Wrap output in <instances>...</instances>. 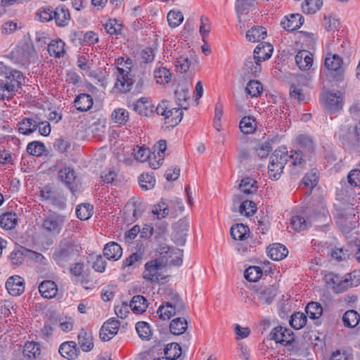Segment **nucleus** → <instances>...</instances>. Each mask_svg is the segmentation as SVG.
<instances>
[{
    "instance_id": "1",
    "label": "nucleus",
    "mask_w": 360,
    "mask_h": 360,
    "mask_svg": "<svg viewBox=\"0 0 360 360\" xmlns=\"http://www.w3.org/2000/svg\"><path fill=\"white\" fill-rule=\"evenodd\" d=\"M0 74L6 75L4 79H0V100L8 99L21 87L25 77L18 70H8L3 62H0Z\"/></svg>"
},
{
    "instance_id": "2",
    "label": "nucleus",
    "mask_w": 360,
    "mask_h": 360,
    "mask_svg": "<svg viewBox=\"0 0 360 360\" xmlns=\"http://www.w3.org/2000/svg\"><path fill=\"white\" fill-rule=\"evenodd\" d=\"M81 247L70 238H63L55 246L52 259L61 267L68 266L70 262L75 260L79 255Z\"/></svg>"
},
{
    "instance_id": "3",
    "label": "nucleus",
    "mask_w": 360,
    "mask_h": 360,
    "mask_svg": "<svg viewBox=\"0 0 360 360\" xmlns=\"http://www.w3.org/2000/svg\"><path fill=\"white\" fill-rule=\"evenodd\" d=\"M116 65L118 74L114 86L120 92L127 93L135 83L134 75L131 73L133 60L129 58L120 57L116 60Z\"/></svg>"
},
{
    "instance_id": "4",
    "label": "nucleus",
    "mask_w": 360,
    "mask_h": 360,
    "mask_svg": "<svg viewBox=\"0 0 360 360\" xmlns=\"http://www.w3.org/2000/svg\"><path fill=\"white\" fill-rule=\"evenodd\" d=\"M186 306L176 292L171 291L168 301L161 304L157 311L160 319L169 320L174 315L184 314Z\"/></svg>"
},
{
    "instance_id": "5",
    "label": "nucleus",
    "mask_w": 360,
    "mask_h": 360,
    "mask_svg": "<svg viewBox=\"0 0 360 360\" xmlns=\"http://www.w3.org/2000/svg\"><path fill=\"white\" fill-rule=\"evenodd\" d=\"M65 220V215L52 212L41 219L40 229L44 233L55 236L61 232Z\"/></svg>"
},
{
    "instance_id": "6",
    "label": "nucleus",
    "mask_w": 360,
    "mask_h": 360,
    "mask_svg": "<svg viewBox=\"0 0 360 360\" xmlns=\"http://www.w3.org/2000/svg\"><path fill=\"white\" fill-rule=\"evenodd\" d=\"M40 196L58 210H63L66 207V198L63 193L49 185L40 190Z\"/></svg>"
},
{
    "instance_id": "7",
    "label": "nucleus",
    "mask_w": 360,
    "mask_h": 360,
    "mask_svg": "<svg viewBox=\"0 0 360 360\" xmlns=\"http://www.w3.org/2000/svg\"><path fill=\"white\" fill-rule=\"evenodd\" d=\"M325 67L331 72L337 81H342L345 73L343 60L338 54H327L324 61Z\"/></svg>"
},
{
    "instance_id": "8",
    "label": "nucleus",
    "mask_w": 360,
    "mask_h": 360,
    "mask_svg": "<svg viewBox=\"0 0 360 360\" xmlns=\"http://www.w3.org/2000/svg\"><path fill=\"white\" fill-rule=\"evenodd\" d=\"M143 278L150 283H158L163 278L161 271L164 267L160 259H152L145 264Z\"/></svg>"
},
{
    "instance_id": "9",
    "label": "nucleus",
    "mask_w": 360,
    "mask_h": 360,
    "mask_svg": "<svg viewBox=\"0 0 360 360\" xmlns=\"http://www.w3.org/2000/svg\"><path fill=\"white\" fill-rule=\"evenodd\" d=\"M269 337L276 343L284 346L291 344L295 339L293 332L290 329L281 326L274 328L269 333Z\"/></svg>"
},
{
    "instance_id": "10",
    "label": "nucleus",
    "mask_w": 360,
    "mask_h": 360,
    "mask_svg": "<svg viewBox=\"0 0 360 360\" xmlns=\"http://www.w3.org/2000/svg\"><path fill=\"white\" fill-rule=\"evenodd\" d=\"M120 326V321L115 318H111L106 321L100 329L99 336L101 340H111L117 333Z\"/></svg>"
},
{
    "instance_id": "11",
    "label": "nucleus",
    "mask_w": 360,
    "mask_h": 360,
    "mask_svg": "<svg viewBox=\"0 0 360 360\" xmlns=\"http://www.w3.org/2000/svg\"><path fill=\"white\" fill-rule=\"evenodd\" d=\"M58 177L74 194L77 188V179L75 170L70 167H65L58 172Z\"/></svg>"
},
{
    "instance_id": "12",
    "label": "nucleus",
    "mask_w": 360,
    "mask_h": 360,
    "mask_svg": "<svg viewBox=\"0 0 360 360\" xmlns=\"http://www.w3.org/2000/svg\"><path fill=\"white\" fill-rule=\"evenodd\" d=\"M343 105L342 94L337 91L335 93H328L326 95L325 101V108L330 113L339 112L342 110Z\"/></svg>"
},
{
    "instance_id": "13",
    "label": "nucleus",
    "mask_w": 360,
    "mask_h": 360,
    "mask_svg": "<svg viewBox=\"0 0 360 360\" xmlns=\"http://www.w3.org/2000/svg\"><path fill=\"white\" fill-rule=\"evenodd\" d=\"M320 214L321 211L315 212L312 214L309 213L307 214V219L300 215H295L291 218L290 223L293 229L297 231H301L306 229L312 221H316Z\"/></svg>"
},
{
    "instance_id": "14",
    "label": "nucleus",
    "mask_w": 360,
    "mask_h": 360,
    "mask_svg": "<svg viewBox=\"0 0 360 360\" xmlns=\"http://www.w3.org/2000/svg\"><path fill=\"white\" fill-rule=\"evenodd\" d=\"M6 288L12 296H19L25 291L24 279L19 276H13L8 278Z\"/></svg>"
},
{
    "instance_id": "15",
    "label": "nucleus",
    "mask_w": 360,
    "mask_h": 360,
    "mask_svg": "<svg viewBox=\"0 0 360 360\" xmlns=\"http://www.w3.org/2000/svg\"><path fill=\"white\" fill-rule=\"evenodd\" d=\"M144 210L145 205L141 202L128 203L124 210L125 219L128 222H133L142 215Z\"/></svg>"
},
{
    "instance_id": "16",
    "label": "nucleus",
    "mask_w": 360,
    "mask_h": 360,
    "mask_svg": "<svg viewBox=\"0 0 360 360\" xmlns=\"http://www.w3.org/2000/svg\"><path fill=\"white\" fill-rule=\"evenodd\" d=\"M39 123V117L37 115L25 118L18 123V131L24 135H29L37 130Z\"/></svg>"
},
{
    "instance_id": "17",
    "label": "nucleus",
    "mask_w": 360,
    "mask_h": 360,
    "mask_svg": "<svg viewBox=\"0 0 360 360\" xmlns=\"http://www.w3.org/2000/svg\"><path fill=\"white\" fill-rule=\"evenodd\" d=\"M259 302L264 304H270L277 295V288L274 285L263 286L256 290Z\"/></svg>"
},
{
    "instance_id": "18",
    "label": "nucleus",
    "mask_w": 360,
    "mask_h": 360,
    "mask_svg": "<svg viewBox=\"0 0 360 360\" xmlns=\"http://www.w3.org/2000/svg\"><path fill=\"white\" fill-rule=\"evenodd\" d=\"M304 23V18L299 13H293L281 21V26L288 31H294Z\"/></svg>"
},
{
    "instance_id": "19",
    "label": "nucleus",
    "mask_w": 360,
    "mask_h": 360,
    "mask_svg": "<svg viewBox=\"0 0 360 360\" xmlns=\"http://www.w3.org/2000/svg\"><path fill=\"white\" fill-rule=\"evenodd\" d=\"M295 60L297 65L301 70H308L312 66V54L308 51H300L295 56Z\"/></svg>"
},
{
    "instance_id": "20",
    "label": "nucleus",
    "mask_w": 360,
    "mask_h": 360,
    "mask_svg": "<svg viewBox=\"0 0 360 360\" xmlns=\"http://www.w3.org/2000/svg\"><path fill=\"white\" fill-rule=\"evenodd\" d=\"M65 42L60 39L51 40L47 47L49 55L56 58H60L65 56Z\"/></svg>"
},
{
    "instance_id": "21",
    "label": "nucleus",
    "mask_w": 360,
    "mask_h": 360,
    "mask_svg": "<svg viewBox=\"0 0 360 360\" xmlns=\"http://www.w3.org/2000/svg\"><path fill=\"white\" fill-rule=\"evenodd\" d=\"M59 352L63 357L73 360L77 357L79 349L77 348L75 342L69 341L60 345Z\"/></svg>"
},
{
    "instance_id": "22",
    "label": "nucleus",
    "mask_w": 360,
    "mask_h": 360,
    "mask_svg": "<svg viewBox=\"0 0 360 360\" xmlns=\"http://www.w3.org/2000/svg\"><path fill=\"white\" fill-rule=\"evenodd\" d=\"M103 254L109 260H118L122 255V248L115 242L107 243L103 248Z\"/></svg>"
},
{
    "instance_id": "23",
    "label": "nucleus",
    "mask_w": 360,
    "mask_h": 360,
    "mask_svg": "<svg viewBox=\"0 0 360 360\" xmlns=\"http://www.w3.org/2000/svg\"><path fill=\"white\" fill-rule=\"evenodd\" d=\"M74 104L78 111L86 112L91 108L93 98L89 94H80L75 98Z\"/></svg>"
},
{
    "instance_id": "24",
    "label": "nucleus",
    "mask_w": 360,
    "mask_h": 360,
    "mask_svg": "<svg viewBox=\"0 0 360 360\" xmlns=\"http://www.w3.org/2000/svg\"><path fill=\"white\" fill-rule=\"evenodd\" d=\"M274 51L270 43H262L255 48L254 55L258 61H264L270 58Z\"/></svg>"
},
{
    "instance_id": "25",
    "label": "nucleus",
    "mask_w": 360,
    "mask_h": 360,
    "mask_svg": "<svg viewBox=\"0 0 360 360\" xmlns=\"http://www.w3.org/2000/svg\"><path fill=\"white\" fill-rule=\"evenodd\" d=\"M154 106L146 98H141L134 104V110L139 115L150 116L153 112Z\"/></svg>"
},
{
    "instance_id": "26",
    "label": "nucleus",
    "mask_w": 360,
    "mask_h": 360,
    "mask_svg": "<svg viewBox=\"0 0 360 360\" xmlns=\"http://www.w3.org/2000/svg\"><path fill=\"white\" fill-rule=\"evenodd\" d=\"M261 61H258L257 58L254 56L253 57H248L245 59L244 63L245 73L253 77H257L261 72Z\"/></svg>"
},
{
    "instance_id": "27",
    "label": "nucleus",
    "mask_w": 360,
    "mask_h": 360,
    "mask_svg": "<svg viewBox=\"0 0 360 360\" xmlns=\"http://www.w3.org/2000/svg\"><path fill=\"white\" fill-rule=\"evenodd\" d=\"M167 149V143L165 140H160L153 147V152L156 153L158 155V160L154 163L153 162L152 159H150V166L154 169H156L162 165L164 156H165V152Z\"/></svg>"
},
{
    "instance_id": "28",
    "label": "nucleus",
    "mask_w": 360,
    "mask_h": 360,
    "mask_svg": "<svg viewBox=\"0 0 360 360\" xmlns=\"http://www.w3.org/2000/svg\"><path fill=\"white\" fill-rule=\"evenodd\" d=\"M39 291L42 297L50 299L55 297L58 292V288L55 282L46 280L40 283Z\"/></svg>"
},
{
    "instance_id": "29",
    "label": "nucleus",
    "mask_w": 360,
    "mask_h": 360,
    "mask_svg": "<svg viewBox=\"0 0 360 360\" xmlns=\"http://www.w3.org/2000/svg\"><path fill=\"white\" fill-rule=\"evenodd\" d=\"M268 256L273 260L278 261L284 259L288 254L285 245L276 243L268 248Z\"/></svg>"
},
{
    "instance_id": "30",
    "label": "nucleus",
    "mask_w": 360,
    "mask_h": 360,
    "mask_svg": "<svg viewBox=\"0 0 360 360\" xmlns=\"http://www.w3.org/2000/svg\"><path fill=\"white\" fill-rule=\"evenodd\" d=\"M53 19L58 27L68 25L70 20V14L68 9L63 6L56 8L53 11Z\"/></svg>"
},
{
    "instance_id": "31",
    "label": "nucleus",
    "mask_w": 360,
    "mask_h": 360,
    "mask_svg": "<svg viewBox=\"0 0 360 360\" xmlns=\"http://www.w3.org/2000/svg\"><path fill=\"white\" fill-rule=\"evenodd\" d=\"M165 356L155 358L153 360H176L181 354V349L177 343L167 345L164 350Z\"/></svg>"
},
{
    "instance_id": "32",
    "label": "nucleus",
    "mask_w": 360,
    "mask_h": 360,
    "mask_svg": "<svg viewBox=\"0 0 360 360\" xmlns=\"http://www.w3.org/2000/svg\"><path fill=\"white\" fill-rule=\"evenodd\" d=\"M78 342L84 352H89L94 347L93 337L91 332L82 330L78 334Z\"/></svg>"
},
{
    "instance_id": "33",
    "label": "nucleus",
    "mask_w": 360,
    "mask_h": 360,
    "mask_svg": "<svg viewBox=\"0 0 360 360\" xmlns=\"http://www.w3.org/2000/svg\"><path fill=\"white\" fill-rule=\"evenodd\" d=\"M230 233L234 240H243L248 237L250 229L248 226L237 224L231 226Z\"/></svg>"
},
{
    "instance_id": "34",
    "label": "nucleus",
    "mask_w": 360,
    "mask_h": 360,
    "mask_svg": "<svg viewBox=\"0 0 360 360\" xmlns=\"http://www.w3.org/2000/svg\"><path fill=\"white\" fill-rule=\"evenodd\" d=\"M18 224V217L15 213L5 212L0 216V226L5 230H11Z\"/></svg>"
},
{
    "instance_id": "35",
    "label": "nucleus",
    "mask_w": 360,
    "mask_h": 360,
    "mask_svg": "<svg viewBox=\"0 0 360 360\" xmlns=\"http://www.w3.org/2000/svg\"><path fill=\"white\" fill-rule=\"evenodd\" d=\"M266 37V30L264 27L255 26L246 33V38L251 42H259Z\"/></svg>"
},
{
    "instance_id": "36",
    "label": "nucleus",
    "mask_w": 360,
    "mask_h": 360,
    "mask_svg": "<svg viewBox=\"0 0 360 360\" xmlns=\"http://www.w3.org/2000/svg\"><path fill=\"white\" fill-rule=\"evenodd\" d=\"M148 307L147 300L142 295H135L132 297L129 307L136 314L143 313Z\"/></svg>"
},
{
    "instance_id": "37",
    "label": "nucleus",
    "mask_w": 360,
    "mask_h": 360,
    "mask_svg": "<svg viewBox=\"0 0 360 360\" xmlns=\"http://www.w3.org/2000/svg\"><path fill=\"white\" fill-rule=\"evenodd\" d=\"M22 353L23 356L27 359H35L41 353L40 345L35 342H27L24 345Z\"/></svg>"
},
{
    "instance_id": "38",
    "label": "nucleus",
    "mask_w": 360,
    "mask_h": 360,
    "mask_svg": "<svg viewBox=\"0 0 360 360\" xmlns=\"http://www.w3.org/2000/svg\"><path fill=\"white\" fill-rule=\"evenodd\" d=\"M162 262L164 266L165 265H174V266H180L182 264V252L181 250L178 248H174L172 250V252L169 254L167 257L165 258Z\"/></svg>"
},
{
    "instance_id": "39",
    "label": "nucleus",
    "mask_w": 360,
    "mask_h": 360,
    "mask_svg": "<svg viewBox=\"0 0 360 360\" xmlns=\"http://www.w3.org/2000/svg\"><path fill=\"white\" fill-rule=\"evenodd\" d=\"M187 321L184 318H176L173 319L169 325V329L174 335H181L187 329Z\"/></svg>"
},
{
    "instance_id": "40",
    "label": "nucleus",
    "mask_w": 360,
    "mask_h": 360,
    "mask_svg": "<svg viewBox=\"0 0 360 360\" xmlns=\"http://www.w3.org/2000/svg\"><path fill=\"white\" fill-rule=\"evenodd\" d=\"M182 109L181 107L169 109L168 115H166V122L172 127L177 125L183 117Z\"/></svg>"
},
{
    "instance_id": "41",
    "label": "nucleus",
    "mask_w": 360,
    "mask_h": 360,
    "mask_svg": "<svg viewBox=\"0 0 360 360\" xmlns=\"http://www.w3.org/2000/svg\"><path fill=\"white\" fill-rule=\"evenodd\" d=\"M239 127L243 134H252L256 130L257 128L256 120L249 116L244 117L240 122Z\"/></svg>"
},
{
    "instance_id": "42",
    "label": "nucleus",
    "mask_w": 360,
    "mask_h": 360,
    "mask_svg": "<svg viewBox=\"0 0 360 360\" xmlns=\"http://www.w3.org/2000/svg\"><path fill=\"white\" fill-rule=\"evenodd\" d=\"M288 151L285 148H278L275 150L270 157L271 161V167L274 165V162L280 164V166H285L288 160Z\"/></svg>"
},
{
    "instance_id": "43",
    "label": "nucleus",
    "mask_w": 360,
    "mask_h": 360,
    "mask_svg": "<svg viewBox=\"0 0 360 360\" xmlns=\"http://www.w3.org/2000/svg\"><path fill=\"white\" fill-rule=\"evenodd\" d=\"M257 188V181L250 177L243 179L239 185L240 191L247 195L255 193Z\"/></svg>"
},
{
    "instance_id": "44",
    "label": "nucleus",
    "mask_w": 360,
    "mask_h": 360,
    "mask_svg": "<svg viewBox=\"0 0 360 360\" xmlns=\"http://www.w3.org/2000/svg\"><path fill=\"white\" fill-rule=\"evenodd\" d=\"M305 311L310 319H317L323 314V307L319 302H311L306 306Z\"/></svg>"
},
{
    "instance_id": "45",
    "label": "nucleus",
    "mask_w": 360,
    "mask_h": 360,
    "mask_svg": "<svg viewBox=\"0 0 360 360\" xmlns=\"http://www.w3.org/2000/svg\"><path fill=\"white\" fill-rule=\"evenodd\" d=\"M360 320L359 314L354 310L347 311L343 316L342 321L346 327L354 328Z\"/></svg>"
},
{
    "instance_id": "46",
    "label": "nucleus",
    "mask_w": 360,
    "mask_h": 360,
    "mask_svg": "<svg viewBox=\"0 0 360 360\" xmlns=\"http://www.w3.org/2000/svg\"><path fill=\"white\" fill-rule=\"evenodd\" d=\"M76 214L80 220H87L93 214V206L88 203L79 205L76 207Z\"/></svg>"
},
{
    "instance_id": "47",
    "label": "nucleus",
    "mask_w": 360,
    "mask_h": 360,
    "mask_svg": "<svg viewBox=\"0 0 360 360\" xmlns=\"http://www.w3.org/2000/svg\"><path fill=\"white\" fill-rule=\"evenodd\" d=\"M154 77L158 84H167L171 79V73L166 68L159 67L154 71Z\"/></svg>"
},
{
    "instance_id": "48",
    "label": "nucleus",
    "mask_w": 360,
    "mask_h": 360,
    "mask_svg": "<svg viewBox=\"0 0 360 360\" xmlns=\"http://www.w3.org/2000/svg\"><path fill=\"white\" fill-rule=\"evenodd\" d=\"M307 321V316L304 313L295 312L290 317V324L295 330H299L306 325Z\"/></svg>"
},
{
    "instance_id": "49",
    "label": "nucleus",
    "mask_w": 360,
    "mask_h": 360,
    "mask_svg": "<svg viewBox=\"0 0 360 360\" xmlns=\"http://www.w3.org/2000/svg\"><path fill=\"white\" fill-rule=\"evenodd\" d=\"M246 93L251 97H257L263 91L262 83L257 80H250L245 87Z\"/></svg>"
},
{
    "instance_id": "50",
    "label": "nucleus",
    "mask_w": 360,
    "mask_h": 360,
    "mask_svg": "<svg viewBox=\"0 0 360 360\" xmlns=\"http://www.w3.org/2000/svg\"><path fill=\"white\" fill-rule=\"evenodd\" d=\"M262 276V271L260 267L252 266H249L244 272V277L250 282H256Z\"/></svg>"
},
{
    "instance_id": "51",
    "label": "nucleus",
    "mask_w": 360,
    "mask_h": 360,
    "mask_svg": "<svg viewBox=\"0 0 360 360\" xmlns=\"http://www.w3.org/2000/svg\"><path fill=\"white\" fill-rule=\"evenodd\" d=\"M297 141L305 153H307L309 155L313 153L314 150V144L311 137L306 135H300L297 137Z\"/></svg>"
},
{
    "instance_id": "52",
    "label": "nucleus",
    "mask_w": 360,
    "mask_h": 360,
    "mask_svg": "<svg viewBox=\"0 0 360 360\" xmlns=\"http://www.w3.org/2000/svg\"><path fill=\"white\" fill-rule=\"evenodd\" d=\"M136 330L140 338L149 340L152 335L151 329L148 323L139 321L136 324Z\"/></svg>"
},
{
    "instance_id": "53",
    "label": "nucleus",
    "mask_w": 360,
    "mask_h": 360,
    "mask_svg": "<svg viewBox=\"0 0 360 360\" xmlns=\"http://www.w3.org/2000/svg\"><path fill=\"white\" fill-rule=\"evenodd\" d=\"M176 103L177 105L183 109H188V104L184 105L183 102L186 103L189 98L188 91L186 89L181 88L178 89L174 92Z\"/></svg>"
},
{
    "instance_id": "54",
    "label": "nucleus",
    "mask_w": 360,
    "mask_h": 360,
    "mask_svg": "<svg viewBox=\"0 0 360 360\" xmlns=\"http://www.w3.org/2000/svg\"><path fill=\"white\" fill-rule=\"evenodd\" d=\"M346 276L341 283L346 289L349 287L356 286L360 283V271H353Z\"/></svg>"
},
{
    "instance_id": "55",
    "label": "nucleus",
    "mask_w": 360,
    "mask_h": 360,
    "mask_svg": "<svg viewBox=\"0 0 360 360\" xmlns=\"http://www.w3.org/2000/svg\"><path fill=\"white\" fill-rule=\"evenodd\" d=\"M191 60L188 56L182 55L176 58L175 61V67L181 73L186 72L191 65Z\"/></svg>"
},
{
    "instance_id": "56",
    "label": "nucleus",
    "mask_w": 360,
    "mask_h": 360,
    "mask_svg": "<svg viewBox=\"0 0 360 360\" xmlns=\"http://www.w3.org/2000/svg\"><path fill=\"white\" fill-rule=\"evenodd\" d=\"M133 155L134 158L140 162H145L148 160L150 163V159L153 160L150 150L146 147H139L134 148Z\"/></svg>"
},
{
    "instance_id": "57",
    "label": "nucleus",
    "mask_w": 360,
    "mask_h": 360,
    "mask_svg": "<svg viewBox=\"0 0 360 360\" xmlns=\"http://www.w3.org/2000/svg\"><path fill=\"white\" fill-rule=\"evenodd\" d=\"M139 181L140 187L145 191L152 189L155 184V177L149 174H142Z\"/></svg>"
},
{
    "instance_id": "58",
    "label": "nucleus",
    "mask_w": 360,
    "mask_h": 360,
    "mask_svg": "<svg viewBox=\"0 0 360 360\" xmlns=\"http://www.w3.org/2000/svg\"><path fill=\"white\" fill-rule=\"evenodd\" d=\"M322 6L323 1H303L301 7L304 13L314 14L320 10Z\"/></svg>"
},
{
    "instance_id": "59",
    "label": "nucleus",
    "mask_w": 360,
    "mask_h": 360,
    "mask_svg": "<svg viewBox=\"0 0 360 360\" xmlns=\"http://www.w3.org/2000/svg\"><path fill=\"white\" fill-rule=\"evenodd\" d=\"M27 151L29 154L34 156H40L45 151V146L39 141H32L28 143Z\"/></svg>"
},
{
    "instance_id": "60",
    "label": "nucleus",
    "mask_w": 360,
    "mask_h": 360,
    "mask_svg": "<svg viewBox=\"0 0 360 360\" xmlns=\"http://www.w3.org/2000/svg\"><path fill=\"white\" fill-rule=\"evenodd\" d=\"M257 210L256 204L251 200L243 201L239 207V212L241 214L247 217L253 215Z\"/></svg>"
},
{
    "instance_id": "61",
    "label": "nucleus",
    "mask_w": 360,
    "mask_h": 360,
    "mask_svg": "<svg viewBox=\"0 0 360 360\" xmlns=\"http://www.w3.org/2000/svg\"><path fill=\"white\" fill-rule=\"evenodd\" d=\"M184 20V15L180 11H170L167 14V21L172 27H178Z\"/></svg>"
},
{
    "instance_id": "62",
    "label": "nucleus",
    "mask_w": 360,
    "mask_h": 360,
    "mask_svg": "<svg viewBox=\"0 0 360 360\" xmlns=\"http://www.w3.org/2000/svg\"><path fill=\"white\" fill-rule=\"evenodd\" d=\"M105 29L109 34L117 35L121 34L122 25L119 23L116 19H109L105 25Z\"/></svg>"
},
{
    "instance_id": "63",
    "label": "nucleus",
    "mask_w": 360,
    "mask_h": 360,
    "mask_svg": "<svg viewBox=\"0 0 360 360\" xmlns=\"http://www.w3.org/2000/svg\"><path fill=\"white\" fill-rule=\"evenodd\" d=\"M252 6V5L250 1H236L235 8L238 14V19L240 24L242 22V15H247Z\"/></svg>"
},
{
    "instance_id": "64",
    "label": "nucleus",
    "mask_w": 360,
    "mask_h": 360,
    "mask_svg": "<svg viewBox=\"0 0 360 360\" xmlns=\"http://www.w3.org/2000/svg\"><path fill=\"white\" fill-rule=\"evenodd\" d=\"M347 180L349 186L360 188V169H352L347 174Z\"/></svg>"
}]
</instances>
